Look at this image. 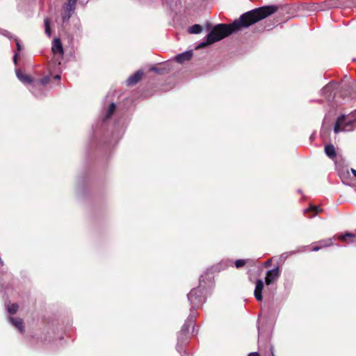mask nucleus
I'll use <instances>...</instances> for the list:
<instances>
[{
	"instance_id": "nucleus-1",
	"label": "nucleus",
	"mask_w": 356,
	"mask_h": 356,
	"mask_svg": "<svg viewBox=\"0 0 356 356\" xmlns=\"http://www.w3.org/2000/svg\"><path fill=\"white\" fill-rule=\"evenodd\" d=\"M277 10L276 6H266L253 9L241 15L238 19L232 24H219L216 25L207 35L205 41L200 42L196 49H202L209 44L218 42L233 33H236L243 28H247L252 24L265 19Z\"/></svg>"
},
{
	"instance_id": "nucleus-2",
	"label": "nucleus",
	"mask_w": 356,
	"mask_h": 356,
	"mask_svg": "<svg viewBox=\"0 0 356 356\" xmlns=\"http://www.w3.org/2000/svg\"><path fill=\"white\" fill-rule=\"evenodd\" d=\"M356 129V110L348 115H340L334 124V131H352Z\"/></svg>"
},
{
	"instance_id": "nucleus-3",
	"label": "nucleus",
	"mask_w": 356,
	"mask_h": 356,
	"mask_svg": "<svg viewBox=\"0 0 356 356\" xmlns=\"http://www.w3.org/2000/svg\"><path fill=\"white\" fill-rule=\"evenodd\" d=\"M204 282V276L200 277V285L197 288L191 290L188 294V300L191 305V310L201 307L205 302L206 298L203 294L205 286L202 284Z\"/></svg>"
},
{
	"instance_id": "nucleus-4",
	"label": "nucleus",
	"mask_w": 356,
	"mask_h": 356,
	"mask_svg": "<svg viewBox=\"0 0 356 356\" xmlns=\"http://www.w3.org/2000/svg\"><path fill=\"white\" fill-rule=\"evenodd\" d=\"M196 318V314L191 311V314L186 321L184 325L182 326L181 330L177 335V349L179 352L181 351V346L184 342L187 340L189 337V327H193L194 330V322Z\"/></svg>"
},
{
	"instance_id": "nucleus-5",
	"label": "nucleus",
	"mask_w": 356,
	"mask_h": 356,
	"mask_svg": "<svg viewBox=\"0 0 356 356\" xmlns=\"http://www.w3.org/2000/svg\"><path fill=\"white\" fill-rule=\"evenodd\" d=\"M50 81V77L49 76H45L38 81H35L33 84L31 85L30 88V91L31 93L36 97H42L44 96V92H40L37 90V87H42L46 88Z\"/></svg>"
},
{
	"instance_id": "nucleus-6",
	"label": "nucleus",
	"mask_w": 356,
	"mask_h": 356,
	"mask_svg": "<svg viewBox=\"0 0 356 356\" xmlns=\"http://www.w3.org/2000/svg\"><path fill=\"white\" fill-rule=\"evenodd\" d=\"M77 0H68L64 6V12L62 14V20L63 22H67L76 9Z\"/></svg>"
},
{
	"instance_id": "nucleus-7",
	"label": "nucleus",
	"mask_w": 356,
	"mask_h": 356,
	"mask_svg": "<svg viewBox=\"0 0 356 356\" xmlns=\"http://www.w3.org/2000/svg\"><path fill=\"white\" fill-rule=\"evenodd\" d=\"M336 85L337 83L335 82L330 81L321 90V95H323L328 102L332 101L334 98V90Z\"/></svg>"
},
{
	"instance_id": "nucleus-8",
	"label": "nucleus",
	"mask_w": 356,
	"mask_h": 356,
	"mask_svg": "<svg viewBox=\"0 0 356 356\" xmlns=\"http://www.w3.org/2000/svg\"><path fill=\"white\" fill-rule=\"evenodd\" d=\"M280 275V270L279 267H275L271 270H268L265 278L266 284L267 285H270L278 279Z\"/></svg>"
},
{
	"instance_id": "nucleus-9",
	"label": "nucleus",
	"mask_w": 356,
	"mask_h": 356,
	"mask_svg": "<svg viewBox=\"0 0 356 356\" xmlns=\"http://www.w3.org/2000/svg\"><path fill=\"white\" fill-rule=\"evenodd\" d=\"M258 335H259V348L261 351H264V356H275L274 351H273V347L271 344L268 343L266 345L265 347H263V345L261 344V332L259 327H258Z\"/></svg>"
},
{
	"instance_id": "nucleus-10",
	"label": "nucleus",
	"mask_w": 356,
	"mask_h": 356,
	"mask_svg": "<svg viewBox=\"0 0 356 356\" xmlns=\"http://www.w3.org/2000/svg\"><path fill=\"white\" fill-rule=\"evenodd\" d=\"M143 72L142 70L136 71L134 74L130 76L127 80L128 86H133L136 84L142 78Z\"/></svg>"
},
{
	"instance_id": "nucleus-11",
	"label": "nucleus",
	"mask_w": 356,
	"mask_h": 356,
	"mask_svg": "<svg viewBox=\"0 0 356 356\" xmlns=\"http://www.w3.org/2000/svg\"><path fill=\"white\" fill-rule=\"evenodd\" d=\"M8 321L15 327L19 330V332H24V327L22 318L10 317Z\"/></svg>"
},
{
	"instance_id": "nucleus-12",
	"label": "nucleus",
	"mask_w": 356,
	"mask_h": 356,
	"mask_svg": "<svg viewBox=\"0 0 356 356\" xmlns=\"http://www.w3.org/2000/svg\"><path fill=\"white\" fill-rule=\"evenodd\" d=\"M15 72L17 77L21 82L31 84V86L35 82L30 76L24 74L19 70H16Z\"/></svg>"
},
{
	"instance_id": "nucleus-13",
	"label": "nucleus",
	"mask_w": 356,
	"mask_h": 356,
	"mask_svg": "<svg viewBox=\"0 0 356 356\" xmlns=\"http://www.w3.org/2000/svg\"><path fill=\"white\" fill-rule=\"evenodd\" d=\"M193 56V51H186L179 54L175 56V60L179 63H183L185 61L189 60Z\"/></svg>"
},
{
	"instance_id": "nucleus-14",
	"label": "nucleus",
	"mask_w": 356,
	"mask_h": 356,
	"mask_svg": "<svg viewBox=\"0 0 356 356\" xmlns=\"http://www.w3.org/2000/svg\"><path fill=\"white\" fill-rule=\"evenodd\" d=\"M264 288V282L261 280H257L256 282V286L254 289L255 298L260 301L262 300V290Z\"/></svg>"
},
{
	"instance_id": "nucleus-15",
	"label": "nucleus",
	"mask_w": 356,
	"mask_h": 356,
	"mask_svg": "<svg viewBox=\"0 0 356 356\" xmlns=\"http://www.w3.org/2000/svg\"><path fill=\"white\" fill-rule=\"evenodd\" d=\"M51 50L54 54H63V49L60 39L55 38L54 40Z\"/></svg>"
},
{
	"instance_id": "nucleus-16",
	"label": "nucleus",
	"mask_w": 356,
	"mask_h": 356,
	"mask_svg": "<svg viewBox=\"0 0 356 356\" xmlns=\"http://www.w3.org/2000/svg\"><path fill=\"white\" fill-rule=\"evenodd\" d=\"M325 152L326 155L330 159H334L336 156L335 148H334V145L332 144L325 145Z\"/></svg>"
},
{
	"instance_id": "nucleus-17",
	"label": "nucleus",
	"mask_w": 356,
	"mask_h": 356,
	"mask_svg": "<svg viewBox=\"0 0 356 356\" xmlns=\"http://www.w3.org/2000/svg\"><path fill=\"white\" fill-rule=\"evenodd\" d=\"M116 106L115 104L112 102L111 103L107 111L106 114L104 118V120H106L107 119L110 118L111 116L113 114L114 111H115Z\"/></svg>"
},
{
	"instance_id": "nucleus-18",
	"label": "nucleus",
	"mask_w": 356,
	"mask_h": 356,
	"mask_svg": "<svg viewBox=\"0 0 356 356\" xmlns=\"http://www.w3.org/2000/svg\"><path fill=\"white\" fill-rule=\"evenodd\" d=\"M202 29L199 24H194L188 28V33L191 34H198L201 33Z\"/></svg>"
},
{
	"instance_id": "nucleus-19",
	"label": "nucleus",
	"mask_w": 356,
	"mask_h": 356,
	"mask_svg": "<svg viewBox=\"0 0 356 356\" xmlns=\"http://www.w3.org/2000/svg\"><path fill=\"white\" fill-rule=\"evenodd\" d=\"M45 33L48 37L51 36L50 21L48 18L44 19Z\"/></svg>"
},
{
	"instance_id": "nucleus-20",
	"label": "nucleus",
	"mask_w": 356,
	"mask_h": 356,
	"mask_svg": "<svg viewBox=\"0 0 356 356\" xmlns=\"http://www.w3.org/2000/svg\"><path fill=\"white\" fill-rule=\"evenodd\" d=\"M18 308H19L18 305L15 304V303H13V304L10 305L8 306V312L10 314H13L17 312V311L18 310Z\"/></svg>"
},
{
	"instance_id": "nucleus-21",
	"label": "nucleus",
	"mask_w": 356,
	"mask_h": 356,
	"mask_svg": "<svg viewBox=\"0 0 356 356\" xmlns=\"http://www.w3.org/2000/svg\"><path fill=\"white\" fill-rule=\"evenodd\" d=\"M318 243L320 244V245L322 246V248L330 246L332 245V238L321 240L318 241Z\"/></svg>"
},
{
	"instance_id": "nucleus-22",
	"label": "nucleus",
	"mask_w": 356,
	"mask_h": 356,
	"mask_svg": "<svg viewBox=\"0 0 356 356\" xmlns=\"http://www.w3.org/2000/svg\"><path fill=\"white\" fill-rule=\"evenodd\" d=\"M309 211H312L315 212L316 213H318V212H320L321 211V209L318 206H311L308 209H305V212H307Z\"/></svg>"
},
{
	"instance_id": "nucleus-23",
	"label": "nucleus",
	"mask_w": 356,
	"mask_h": 356,
	"mask_svg": "<svg viewBox=\"0 0 356 356\" xmlns=\"http://www.w3.org/2000/svg\"><path fill=\"white\" fill-rule=\"evenodd\" d=\"M246 263V261L245 259H237L235 261V266L237 268L243 267Z\"/></svg>"
},
{
	"instance_id": "nucleus-24",
	"label": "nucleus",
	"mask_w": 356,
	"mask_h": 356,
	"mask_svg": "<svg viewBox=\"0 0 356 356\" xmlns=\"http://www.w3.org/2000/svg\"><path fill=\"white\" fill-rule=\"evenodd\" d=\"M355 234H353V233H349V232H346L345 234H341L339 236V238L340 240H345L346 237H355Z\"/></svg>"
},
{
	"instance_id": "nucleus-25",
	"label": "nucleus",
	"mask_w": 356,
	"mask_h": 356,
	"mask_svg": "<svg viewBox=\"0 0 356 356\" xmlns=\"http://www.w3.org/2000/svg\"><path fill=\"white\" fill-rule=\"evenodd\" d=\"M3 34L6 37H7V38H10V39H13H13L15 40V37H14V36H13V35L10 32H8V31H4L3 32Z\"/></svg>"
},
{
	"instance_id": "nucleus-26",
	"label": "nucleus",
	"mask_w": 356,
	"mask_h": 356,
	"mask_svg": "<svg viewBox=\"0 0 356 356\" xmlns=\"http://www.w3.org/2000/svg\"><path fill=\"white\" fill-rule=\"evenodd\" d=\"M150 71L158 73V74H161L162 72V70L160 69V68H158L156 67H152L150 68Z\"/></svg>"
},
{
	"instance_id": "nucleus-27",
	"label": "nucleus",
	"mask_w": 356,
	"mask_h": 356,
	"mask_svg": "<svg viewBox=\"0 0 356 356\" xmlns=\"http://www.w3.org/2000/svg\"><path fill=\"white\" fill-rule=\"evenodd\" d=\"M15 40L16 42V47L18 51H20L22 50V46L20 44V42L19 40L17 38H15Z\"/></svg>"
},
{
	"instance_id": "nucleus-28",
	"label": "nucleus",
	"mask_w": 356,
	"mask_h": 356,
	"mask_svg": "<svg viewBox=\"0 0 356 356\" xmlns=\"http://www.w3.org/2000/svg\"><path fill=\"white\" fill-rule=\"evenodd\" d=\"M37 90L38 91H40V92H44V96L46 95V93H47V88H42V87H37Z\"/></svg>"
},
{
	"instance_id": "nucleus-29",
	"label": "nucleus",
	"mask_w": 356,
	"mask_h": 356,
	"mask_svg": "<svg viewBox=\"0 0 356 356\" xmlns=\"http://www.w3.org/2000/svg\"><path fill=\"white\" fill-rule=\"evenodd\" d=\"M322 248V246L321 245H315L312 248V250L314 252H316L320 250Z\"/></svg>"
},
{
	"instance_id": "nucleus-30",
	"label": "nucleus",
	"mask_w": 356,
	"mask_h": 356,
	"mask_svg": "<svg viewBox=\"0 0 356 356\" xmlns=\"http://www.w3.org/2000/svg\"><path fill=\"white\" fill-rule=\"evenodd\" d=\"M17 56H18V54H17V53H16V54H14V56H13V62H14V63H15V65H16V64H17Z\"/></svg>"
},
{
	"instance_id": "nucleus-31",
	"label": "nucleus",
	"mask_w": 356,
	"mask_h": 356,
	"mask_svg": "<svg viewBox=\"0 0 356 356\" xmlns=\"http://www.w3.org/2000/svg\"><path fill=\"white\" fill-rule=\"evenodd\" d=\"M248 356H260L259 354L257 352L250 353Z\"/></svg>"
},
{
	"instance_id": "nucleus-32",
	"label": "nucleus",
	"mask_w": 356,
	"mask_h": 356,
	"mask_svg": "<svg viewBox=\"0 0 356 356\" xmlns=\"http://www.w3.org/2000/svg\"><path fill=\"white\" fill-rule=\"evenodd\" d=\"M351 172L353 173V175H354V177H356V170L352 168L351 169Z\"/></svg>"
},
{
	"instance_id": "nucleus-33",
	"label": "nucleus",
	"mask_w": 356,
	"mask_h": 356,
	"mask_svg": "<svg viewBox=\"0 0 356 356\" xmlns=\"http://www.w3.org/2000/svg\"><path fill=\"white\" fill-rule=\"evenodd\" d=\"M54 79L56 80H60V75L57 74L54 76Z\"/></svg>"
},
{
	"instance_id": "nucleus-34",
	"label": "nucleus",
	"mask_w": 356,
	"mask_h": 356,
	"mask_svg": "<svg viewBox=\"0 0 356 356\" xmlns=\"http://www.w3.org/2000/svg\"><path fill=\"white\" fill-rule=\"evenodd\" d=\"M270 260H268L266 262V266H269L270 264Z\"/></svg>"
},
{
	"instance_id": "nucleus-35",
	"label": "nucleus",
	"mask_w": 356,
	"mask_h": 356,
	"mask_svg": "<svg viewBox=\"0 0 356 356\" xmlns=\"http://www.w3.org/2000/svg\"><path fill=\"white\" fill-rule=\"evenodd\" d=\"M3 266V261L0 258V268Z\"/></svg>"
},
{
	"instance_id": "nucleus-36",
	"label": "nucleus",
	"mask_w": 356,
	"mask_h": 356,
	"mask_svg": "<svg viewBox=\"0 0 356 356\" xmlns=\"http://www.w3.org/2000/svg\"><path fill=\"white\" fill-rule=\"evenodd\" d=\"M300 250L292 251V252H291V254H295V253H296V252H300Z\"/></svg>"
},
{
	"instance_id": "nucleus-37",
	"label": "nucleus",
	"mask_w": 356,
	"mask_h": 356,
	"mask_svg": "<svg viewBox=\"0 0 356 356\" xmlns=\"http://www.w3.org/2000/svg\"><path fill=\"white\" fill-rule=\"evenodd\" d=\"M307 248H308V246H305V247H303V248H303V250H302L301 251H305Z\"/></svg>"
},
{
	"instance_id": "nucleus-38",
	"label": "nucleus",
	"mask_w": 356,
	"mask_h": 356,
	"mask_svg": "<svg viewBox=\"0 0 356 356\" xmlns=\"http://www.w3.org/2000/svg\"><path fill=\"white\" fill-rule=\"evenodd\" d=\"M228 262L229 263L230 265L232 264V261H229Z\"/></svg>"
}]
</instances>
